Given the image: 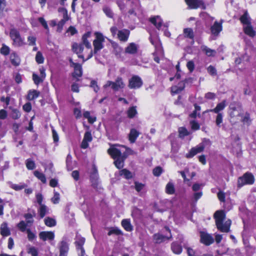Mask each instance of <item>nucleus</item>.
I'll return each mask as SVG.
<instances>
[{
    "mask_svg": "<svg viewBox=\"0 0 256 256\" xmlns=\"http://www.w3.org/2000/svg\"><path fill=\"white\" fill-rule=\"evenodd\" d=\"M216 224L218 230L223 232H227L230 230L231 225V220H228L224 223L226 218V214L224 210H217L214 214Z\"/></svg>",
    "mask_w": 256,
    "mask_h": 256,
    "instance_id": "1",
    "label": "nucleus"
},
{
    "mask_svg": "<svg viewBox=\"0 0 256 256\" xmlns=\"http://www.w3.org/2000/svg\"><path fill=\"white\" fill-rule=\"evenodd\" d=\"M10 36L12 41V44L15 47H21L26 44L24 38L20 36V32L16 28H12Z\"/></svg>",
    "mask_w": 256,
    "mask_h": 256,
    "instance_id": "2",
    "label": "nucleus"
},
{
    "mask_svg": "<svg viewBox=\"0 0 256 256\" xmlns=\"http://www.w3.org/2000/svg\"><path fill=\"white\" fill-rule=\"evenodd\" d=\"M210 144V142L209 140L204 138L202 142L200 143L196 146L192 148L189 152L186 154L187 158H191L196 155L197 154L200 153L204 151L206 146Z\"/></svg>",
    "mask_w": 256,
    "mask_h": 256,
    "instance_id": "3",
    "label": "nucleus"
},
{
    "mask_svg": "<svg viewBox=\"0 0 256 256\" xmlns=\"http://www.w3.org/2000/svg\"><path fill=\"white\" fill-rule=\"evenodd\" d=\"M254 182V178L253 174L250 172H246L238 178V186L240 188L246 184H252Z\"/></svg>",
    "mask_w": 256,
    "mask_h": 256,
    "instance_id": "4",
    "label": "nucleus"
},
{
    "mask_svg": "<svg viewBox=\"0 0 256 256\" xmlns=\"http://www.w3.org/2000/svg\"><path fill=\"white\" fill-rule=\"evenodd\" d=\"M110 86L114 91H118L120 89L124 88L125 84L121 78H117L115 82L110 80L107 81L106 84L104 86V88Z\"/></svg>",
    "mask_w": 256,
    "mask_h": 256,
    "instance_id": "5",
    "label": "nucleus"
},
{
    "mask_svg": "<svg viewBox=\"0 0 256 256\" xmlns=\"http://www.w3.org/2000/svg\"><path fill=\"white\" fill-rule=\"evenodd\" d=\"M130 2V8L128 10V16H136L141 12L140 4L139 0H128Z\"/></svg>",
    "mask_w": 256,
    "mask_h": 256,
    "instance_id": "6",
    "label": "nucleus"
},
{
    "mask_svg": "<svg viewBox=\"0 0 256 256\" xmlns=\"http://www.w3.org/2000/svg\"><path fill=\"white\" fill-rule=\"evenodd\" d=\"M242 112L240 108H236L230 106L229 113L231 122H233L234 123L237 122L240 117H242Z\"/></svg>",
    "mask_w": 256,
    "mask_h": 256,
    "instance_id": "7",
    "label": "nucleus"
},
{
    "mask_svg": "<svg viewBox=\"0 0 256 256\" xmlns=\"http://www.w3.org/2000/svg\"><path fill=\"white\" fill-rule=\"evenodd\" d=\"M95 35L96 39L94 40L93 44L94 46V52L96 53L103 48L102 43L104 42V37L102 34L98 32H95Z\"/></svg>",
    "mask_w": 256,
    "mask_h": 256,
    "instance_id": "8",
    "label": "nucleus"
},
{
    "mask_svg": "<svg viewBox=\"0 0 256 256\" xmlns=\"http://www.w3.org/2000/svg\"><path fill=\"white\" fill-rule=\"evenodd\" d=\"M165 230L168 232L169 234L164 236L160 233H156L154 234L153 236V240L154 242L157 244H160L166 240H168L172 238V235L169 228L166 227Z\"/></svg>",
    "mask_w": 256,
    "mask_h": 256,
    "instance_id": "9",
    "label": "nucleus"
},
{
    "mask_svg": "<svg viewBox=\"0 0 256 256\" xmlns=\"http://www.w3.org/2000/svg\"><path fill=\"white\" fill-rule=\"evenodd\" d=\"M185 2L190 9L201 8L206 9V6L202 0H185Z\"/></svg>",
    "mask_w": 256,
    "mask_h": 256,
    "instance_id": "10",
    "label": "nucleus"
},
{
    "mask_svg": "<svg viewBox=\"0 0 256 256\" xmlns=\"http://www.w3.org/2000/svg\"><path fill=\"white\" fill-rule=\"evenodd\" d=\"M120 148L122 146L114 145L108 150V152L114 159L121 158L122 156V153Z\"/></svg>",
    "mask_w": 256,
    "mask_h": 256,
    "instance_id": "11",
    "label": "nucleus"
},
{
    "mask_svg": "<svg viewBox=\"0 0 256 256\" xmlns=\"http://www.w3.org/2000/svg\"><path fill=\"white\" fill-rule=\"evenodd\" d=\"M59 12H62L63 14V18L57 24L58 28H57V31L59 32H61L63 26L66 24V22L69 20L70 18L68 14L67 10L64 8H60L58 9Z\"/></svg>",
    "mask_w": 256,
    "mask_h": 256,
    "instance_id": "12",
    "label": "nucleus"
},
{
    "mask_svg": "<svg viewBox=\"0 0 256 256\" xmlns=\"http://www.w3.org/2000/svg\"><path fill=\"white\" fill-rule=\"evenodd\" d=\"M142 84V79L137 76H133L130 80L128 87L130 88H138Z\"/></svg>",
    "mask_w": 256,
    "mask_h": 256,
    "instance_id": "13",
    "label": "nucleus"
},
{
    "mask_svg": "<svg viewBox=\"0 0 256 256\" xmlns=\"http://www.w3.org/2000/svg\"><path fill=\"white\" fill-rule=\"evenodd\" d=\"M200 242L206 246H209L212 244L214 239L212 236L205 232H200Z\"/></svg>",
    "mask_w": 256,
    "mask_h": 256,
    "instance_id": "14",
    "label": "nucleus"
},
{
    "mask_svg": "<svg viewBox=\"0 0 256 256\" xmlns=\"http://www.w3.org/2000/svg\"><path fill=\"white\" fill-rule=\"evenodd\" d=\"M38 236L43 241H51L54 240L55 234L54 232L43 231L39 233Z\"/></svg>",
    "mask_w": 256,
    "mask_h": 256,
    "instance_id": "15",
    "label": "nucleus"
},
{
    "mask_svg": "<svg viewBox=\"0 0 256 256\" xmlns=\"http://www.w3.org/2000/svg\"><path fill=\"white\" fill-rule=\"evenodd\" d=\"M70 61L71 66L74 68V72L72 74L73 76L75 78L80 77L82 74V66L79 64L73 62L71 59Z\"/></svg>",
    "mask_w": 256,
    "mask_h": 256,
    "instance_id": "16",
    "label": "nucleus"
},
{
    "mask_svg": "<svg viewBox=\"0 0 256 256\" xmlns=\"http://www.w3.org/2000/svg\"><path fill=\"white\" fill-rule=\"evenodd\" d=\"M90 36V34L88 33L84 34L82 38V45L84 44L86 48L90 50V52L87 56L86 60H88L91 58L92 56V46L90 42L88 40L87 38Z\"/></svg>",
    "mask_w": 256,
    "mask_h": 256,
    "instance_id": "17",
    "label": "nucleus"
},
{
    "mask_svg": "<svg viewBox=\"0 0 256 256\" xmlns=\"http://www.w3.org/2000/svg\"><path fill=\"white\" fill-rule=\"evenodd\" d=\"M60 256H66L69 248L68 244L64 240H62L59 245Z\"/></svg>",
    "mask_w": 256,
    "mask_h": 256,
    "instance_id": "18",
    "label": "nucleus"
},
{
    "mask_svg": "<svg viewBox=\"0 0 256 256\" xmlns=\"http://www.w3.org/2000/svg\"><path fill=\"white\" fill-rule=\"evenodd\" d=\"M222 20L220 22L216 21L214 24L211 26V32L214 36H218L222 30Z\"/></svg>",
    "mask_w": 256,
    "mask_h": 256,
    "instance_id": "19",
    "label": "nucleus"
},
{
    "mask_svg": "<svg viewBox=\"0 0 256 256\" xmlns=\"http://www.w3.org/2000/svg\"><path fill=\"white\" fill-rule=\"evenodd\" d=\"M92 140V136L90 132H86L84 134L83 140L81 144V148H86L88 146V142Z\"/></svg>",
    "mask_w": 256,
    "mask_h": 256,
    "instance_id": "20",
    "label": "nucleus"
},
{
    "mask_svg": "<svg viewBox=\"0 0 256 256\" xmlns=\"http://www.w3.org/2000/svg\"><path fill=\"white\" fill-rule=\"evenodd\" d=\"M226 106V102L224 100L222 102L217 104L216 107L214 109H211L208 112H213L215 114H222L220 112L222 110H224Z\"/></svg>",
    "mask_w": 256,
    "mask_h": 256,
    "instance_id": "21",
    "label": "nucleus"
},
{
    "mask_svg": "<svg viewBox=\"0 0 256 256\" xmlns=\"http://www.w3.org/2000/svg\"><path fill=\"white\" fill-rule=\"evenodd\" d=\"M140 134V132L135 128H132L128 134V140L130 143H134Z\"/></svg>",
    "mask_w": 256,
    "mask_h": 256,
    "instance_id": "22",
    "label": "nucleus"
},
{
    "mask_svg": "<svg viewBox=\"0 0 256 256\" xmlns=\"http://www.w3.org/2000/svg\"><path fill=\"white\" fill-rule=\"evenodd\" d=\"M130 35V31L127 30H119L118 34V37L120 41H127Z\"/></svg>",
    "mask_w": 256,
    "mask_h": 256,
    "instance_id": "23",
    "label": "nucleus"
},
{
    "mask_svg": "<svg viewBox=\"0 0 256 256\" xmlns=\"http://www.w3.org/2000/svg\"><path fill=\"white\" fill-rule=\"evenodd\" d=\"M11 63L14 66H18L20 63V58L16 52H12L10 55Z\"/></svg>",
    "mask_w": 256,
    "mask_h": 256,
    "instance_id": "24",
    "label": "nucleus"
},
{
    "mask_svg": "<svg viewBox=\"0 0 256 256\" xmlns=\"http://www.w3.org/2000/svg\"><path fill=\"white\" fill-rule=\"evenodd\" d=\"M0 234L3 236H8L10 234V231L8 226V224L6 222H3L0 226Z\"/></svg>",
    "mask_w": 256,
    "mask_h": 256,
    "instance_id": "25",
    "label": "nucleus"
},
{
    "mask_svg": "<svg viewBox=\"0 0 256 256\" xmlns=\"http://www.w3.org/2000/svg\"><path fill=\"white\" fill-rule=\"evenodd\" d=\"M150 22L154 24L158 29H160L162 24V21L159 16H155L150 18Z\"/></svg>",
    "mask_w": 256,
    "mask_h": 256,
    "instance_id": "26",
    "label": "nucleus"
},
{
    "mask_svg": "<svg viewBox=\"0 0 256 256\" xmlns=\"http://www.w3.org/2000/svg\"><path fill=\"white\" fill-rule=\"evenodd\" d=\"M244 30L246 34L250 37H254L256 34V32L254 30L250 24L244 26Z\"/></svg>",
    "mask_w": 256,
    "mask_h": 256,
    "instance_id": "27",
    "label": "nucleus"
},
{
    "mask_svg": "<svg viewBox=\"0 0 256 256\" xmlns=\"http://www.w3.org/2000/svg\"><path fill=\"white\" fill-rule=\"evenodd\" d=\"M40 94V92L38 91L35 90H31L28 91L26 98L29 100H32L38 98Z\"/></svg>",
    "mask_w": 256,
    "mask_h": 256,
    "instance_id": "28",
    "label": "nucleus"
},
{
    "mask_svg": "<svg viewBox=\"0 0 256 256\" xmlns=\"http://www.w3.org/2000/svg\"><path fill=\"white\" fill-rule=\"evenodd\" d=\"M122 225L124 229L127 232H131L133 227L130 224V219H124L122 221Z\"/></svg>",
    "mask_w": 256,
    "mask_h": 256,
    "instance_id": "29",
    "label": "nucleus"
},
{
    "mask_svg": "<svg viewBox=\"0 0 256 256\" xmlns=\"http://www.w3.org/2000/svg\"><path fill=\"white\" fill-rule=\"evenodd\" d=\"M138 48L134 43H130L125 50L126 53L130 54H134L137 52Z\"/></svg>",
    "mask_w": 256,
    "mask_h": 256,
    "instance_id": "30",
    "label": "nucleus"
},
{
    "mask_svg": "<svg viewBox=\"0 0 256 256\" xmlns=\"http://www.w3.org/2000/svg\"><path fill=\"white\" fill-rule=\"evenodd\" d=\"M184 88V84L183 82L178 83V86H174L172 87V92L173 94H178L182 91Z\"/></svg>",
    "mask_w": 256,
    "mask_h": 256,
    "instance_id": "31",
    "label": "nucleus"
},
{
    "mask_svg": "<svg viewBox=\"0 0 256 256\" xmlns=\"http://www.w3.org/2000/svg\"><path fill=\"white\" fill-rule=\"evenodd\" d=\"M116 159V160L114 162L116 166L118 169L122 168L124 166V160L126 159V156Z\"/></svg>",
    "mask_w": 256,
    "mask_h": 256,
    "instance_id": "32",
    "label": "nucleus"
},
{
    "mask_svg": "<svg viewBox=\"0 0 256 256\" xmlns=\"http://www.w3.org/2000/svg\"><path fill=\"white\" fill-rule=\"evenodd\" d=\"M38 213L41 218H44L48 212V208L44 204H41L38 210Z\"/></svg>",
    "mask_w": 256,
    "mask_h": 256,
    "instance_id": "33",
    "label": "nucleus"
},
{
    "mask_svg": "<svg viewBox=\"0 0 256 256\" xmlns=\"http://www.w3.org/2000/svg\"><path fill=\"white\" fill-rule=\"evenodd\" d=\"M202 51L205 52V54L208 56H214L216 54V51L215 50L210 49L206 46H203L201 47Z\"/></svg>",
    "mask_w": 256,
    "mask_h": 256,
    "instance_id": "34",
    "label": "nucleus"
},
{
    "mask_svg": "<svg viewBox=\"0 0 256 256\" xmlns=\"http://www.w3.org/2000/svg\"><path fill=\"white\" fill-rule=\"evenodd\" d=\"M240 20L241 22L244 24V26L250 24V18L249 17L247 12H245L244 14L240 17Z\"/></svg>",
    "mask_w": 256,
    "mask_h": 256,
    "instance_id": "35",
    "label": "nucleus"
},
{
    "mask_svg": "<svg viewBox=\"0 0 256 256\" xmlns=\"http://www.w3.org/2000/svg\"><path fill=\"white\" fill-rule=\"evenodd\" d=\"M172 250L176 254H180L182 251V246L176 242H173L172 244Z\"/></svg>",
    "mask_w": 256,
    "mask_h": 256,
    "instance_id": "36",
    "label": "nucleus"
},
{
    "mask_svg": "<svg viewBox=\"0 0 256 256\" xmlns=\"http://www.w3.org/2000/svg\"><path fill=\"white\" fill-rule=\"evenodd\" d=\"M34 176L36 177L39 180H40L42 183H46V178L44 174L38 172V170H36L34 172Z\"/></svg>",
    "mask_w": 256,
    "mask_h": 256,
    "instance_id": "37",
    "label": "nucleus"
},
{
    "mask_svg": "<svg viewBox=\"0 0 256 256\" xmlns=\"http://www.w3.org/2000/svg\"><path fill=\"white\" fill-rule=\"evenodd\" d=\"M73 51L76 54L81 53L84 49L82 44L74 43L72 46Z\"/></svg>",
    "mask_w": 256,
    "mask_h": 256,
    "instance_id": "38",
    "label": "nucleus"
},
{
    "mask_svg": "<svg viewBox=\"0 0 256 256\" xmlns=\"http://www.w3.org/2000/svg\"><path fill=\"white\" fill-rule=\"evenodd\" d=\"M174 184L171 182H168L166 188V192L168 194H174Z\"/></svg>",
    "mask_w": 256,
    "mask_h": 256,
    "instance_id": "39",
    "label": "nucleus"
},
{
    "mask_svg": "<svg viewBox=\"0 0 256 256\" xmlns=\"http://www.w3.org/2000/svg\"><path fill=\"white\" fill-rule=\"evenodd\" d=\"M120 174L122 176H124L126 179L130 178L132 176V172L126 169H122L120 170Z\"/></svg>",
    "mask_w": 256,
    "mask_h": 256,
    "instance_id": "40",
    "label": "nucleus"
},
{
    "mask_svg": "<svg viewBox=\"0 0 256 256\" xmlns=\"http://www.w3.org/2000/svg\"><path fill=\"white\" fill-rule=\"evenodd\" d=\"M44 224L46 226L52 227L56 226V221L52 218L47 217L44 219Z\"/></svg>",
    "mask_w": 256,
    "mask_h": 256,
    "instance_id": "41",
    "label": "nucleus"
},
{
    "mask_svg": "<svg viewBox=\"0 0 256 256\" xmlns=\"http://www.w3.org/2000/svg\"><path fill=\"white\" fill-rule=\"evenodd\" d=\"M184 34L185 37L193 39L194 35L193 30L190 28H186L184 29Z\"/></svg>",
    "mask_w": 256,
    "mask_h": 256,
    "instance_id": "42",
    "label": "nucleus"
},
{
    "mask_svg": "<svg viewBox=\"0 0 256 256\" xmlns=\"http://www.w3.org/2000/svg\"><path fill=\"white\" fill-rule=\"evenodd\" d=\"M179 136L181 138H184L185 136L189 135L190 133L184 127H180L178 129Z\"/></svg>",
    "mask_w": 256,
    "mask_h": 256,
    "instance_id": "43",
    "label": "nucleus"
},
{
    "mask_svg": "<svg viewBox=\"0 0 256 256\" xmlns=\"http://www.w3.org/2000/svg\"><path fill=\"white\" fill-rule=\"evenodd\" d=\"M27 252L32 256H38V252L36 248L34 246H29L27 248Z\"/></svg>",
    "mask_w": 256,
    "mask_h": 256,
    "instance_id": "44",
    "label": "nucleus"
},
{
    "mask_svg": "<svg viewBox=\"0 0 256 256\" xmlns=\"http://www.w3.org/2000/svg\"><path fill=\"white\" fill-rule=\"evenodd\" d=\"M122 234V230L116 228H111L108 234V236H111L112 234H116L118 236Z\"/></svg>",
    "mask_w": 256,
    "mask_h": 256,
    "instance_id": "45",
    "label": "nucleus"
},
{
    "mask_svg": "<svg viewBox=\"0 0 256 256\" xmlns=\"http://www.w3.org/2000/svg\"><path fill=\"white\" fill-rule=\"evenodd\" d=\"M136 114L137 111L136 106H132L128 110V116L130 118H134Z\"/></svg>",
    "mask_w": 256,
    "mask_h": 256,
    "instance_id": "46",
    "label": "nucleus"
},
{
    "mask_svg": "<svg viewBox=\"0 0 256 256\" xmlns=\"http://www.w3.org/2000/svg\"><path fill=\"white\" fill-rule=\"evenodd\" d=\"M27 226H30L28 224H27L24 220L20 221L17 224V226H18V228L22 232L26 231L27 229H26V228Z\"/></svg>",
    "mask_w": 256,
    "mask_h": 256,
    "instance_id": "47",
    "label": "nucleus"
},
{
    "mask_svg": "<svg viewBox=\"0 0 256 256\" xmlns=\"http://www.w3.org/2000/svg\"><path fill=\"white\" fill-rule=\"evenodd\" d=\"M238 120L242 122L244 124H248L250 121L249 114H245L244 115V112H242V117H240Z\"/></svg>",
    "mask_w": 256,
    "mask_h": 256,
    "instance_id": "48",
    "label": "nucleus"
},
{
    "mask_svg": "<svg viewBox=\"0 0 256 256\" xmlns=\"http://www.w3.org/2000/svg\"><path fill=\"white\" fill-rule=\"evenodd\" d=\"M0 54L4 55L7 56L10 54V48L6 46L5 44H2V46L0 50Z\"/></svg>",
    "mask_w": 256,
    "mask_h": 256,
    "instance_id": "49",
    "label": "nucleus"
},
{
    "mask_svg": "<svg viewBox=\"0 0 256 256\" xmlns=\"http://www.w3.org/2000/svg\"><path fill=\"white\" fill-rule=\"evenodd\" d=\"M26 186L24 184H10V188L15 190H20L24 188H25Z\"/></svg>",
    "mask_w": 256,
    "mask_h": 256,
    "instance_id": "50",
    "label": "nucleus"
},
{
    "mask_svg": "<svg viewBox=\"0 0 256 256\" xmlns=\"http://www.w3.org/2000/svg\"><path fill=\"white\" fill-rule=\"evenodd\" d=\"M26 165L27 168L30 170H34L36 167L34 162L30 158L26 160Z\"/></svg>",
    "mask_w": 256,
    "mask_h": 256,
    "instance_id": "51",
    "label": "nucleus"
},
{
    "mask_svg": "<svg viewBox=\"0 0 256 256\" xmlns=\"http://www.w3.org/2000/svg\"><path fill=\"white\" fill-rule=\"evenodd\" d=\"M11 115L13 119L17 120L21 116V113L18 110L13 108L12 111Z\"/></svg>",
    "mask_w": 256,
    "mask_h": 256,
    "instance_id": "52",
    "label": "nucleus"
},
{
    "mask_svg": "<svg viewBox=\"0 0 256 256\" xmlns=\"http://www.w3.org/2000/svg\"><path fill=\"white\" fill-rule=\"evenodd\" d=\"M36 61L37 63L40 64L44 62V56L40 52H38L36 56Z\"/></svg>",
    "mask_w": 256,
    "mask_h": 256,
    "instance_id": "53",
    "label": "nucleus"
},
{
    "mask_svg": "<svg viewBox=\"0 0 256 256\" xmlns=\"http://www.w3.org/2000/svg\"><path fill=\"white\" fill-rule=\"evenodd\" d=\"M122 148H125L126 151L122 153V156H126V158L128 155L135 154V152H134L132 149L128 148H126L124 146H122Z\"/></svg>",
    "mask_w": 256,
    "mask_h": 256,
    "instance_id": "54",
    "label": "nucleus"
},
{
    "mask_svg": "<svg viewBox=\"0 0 256 256\" xmlns=\"http://www.w3.org/2000/svg\"><path fill=\"white\" fill-rule=\"evenodd\" d=\"M32 80L36 84H38L43 81V79L36 74H32Z\"/></svg>",
    "mask_w": 256,
    "mask_h": 256,
    "instance_id": "55",
    "label": "nucleus"
},
{
    "mask_svg": "<svg viewBox=\"0 0 256 256\" xmlns=\"http://www.w3.org/2000/svg\"><path fill=\"white\" fill-rule=\"evenodd\" d=\"M33 216L31 214H24V218L26 220V222L27 224L31 226V224L33 223L34 220H32Z\"/></svg>",
    "mask_w": 256,
    "mask_h": 256,
    "instance_id": "56",
    "label": "nucleus"
},
{
    "mask_svg": "<svg viewBox=\"0 0 256 256\" xmlns=\"http://www.w3.org/2000/svg\"><path fill=\"white\" fill-rule=\"evenodd\" d=\"M217 116L216 118V124L217 126H220V124L223 121V115L222 114H217Z\"/></svg>",
    "mask_w": 256,
    "mask_h": 256,
    "instance_id": "57",
    "label": "nucleus"
},
{
    "mask_svg": "<svg viewBox=\"0 0 256 256\" xmlns=\"http://www.w3.org/2000/svg\"><path fill=\"white\" fill-rule=\"evenodd\" d=\"M85 242V238H79L78 240L76 242V248L79 249L81 247H83L82 246L84 244Z\"/></svg>",
    "mask_w": 256,
    "mask_h": 256,
    "instance_id": "58",
    "label": "nucleus"
},
{
    "mask_svg": "<svg viewBox=\"0 0 256 256\" xmlns=\"http://www.w3.org/2000/svg\"><path fill=\"white\" fill-rule=\"evenodd\" d=\"M28 42L29 46L36 45V38L32 36H30L28 37Z\"/></svg>",
    "mask_w": 256,
    "mask_h": 256,
    "instance_id": "59",
    "label": "nucleus"
},
{
    "mask_svg": "<svg viewBox=\"0 0 256 256\" xmlns=\"http://www.w3.org/2000/svg\"><path fill=\"white\" fill-rule=\"evenodd\" d=\"M114 48V53L117 56H120L122 51V48L119 46L118 44H114L113 45Z\"/></svg>",
    "mask_w": 256,
    "mask_h": 256,
    "instance_id": "60",
    "label": "nucleus"
},
{
    "mask_svg": "<svg viewBox=\"0 0 256 256\" xmlns=\"http://www.w3.org/2000/svg\"><path fill=\"white\" fill-rule=\"evenodd\" d=\"M60 199V194L58 192H54V196L51 199L52 202L54 204H56L59 202Z\"/></svg>",
    "mask_w": 256,
    "mask_h": 256,
    "instance_id": "61",
    "label": "nucleus"
},
{
    "mask_svg": "<svg viewBox=\"0 0 256 256\" xmlns=\"http://www.w3.org/2000/svg\"><path fill=\"white\" fill-rule=\"evenodd\" d=\"M26 232L28 234V238L30 241H32L36 238V234L32 232L30 229L26 230Z\"/></svg>",
    "mask_w": 256,
    "mask_h": 256,
    "instance_id": "62",
    "label": "nucleus"
},
{
    "mask_svg": "<svg viewBox=\"0 0 256 256\" xmlns=\"http://www.w3.org/2000/svg\"><path fill=\"white\" fill-rule=\"evenodd\" d=\"M162 172V169L160 166H157L153 170V174L156 176H158Z\"/></svg>",
    "mask_w": 256,
    "mask_h": 256,
    "instance_id": "63",
    "label": "nucleus"
},
{
    "mask_svg": "<svg viewBox=\"0 0 256 256\" xmlns=\"http://www.w3.org/2000/svg\"><path fill=\"white\" fill-rule=\"evenodd\" d=\"M135 189L138 192H140L144 186V184L142 183L136 182H134Z\"/></svg>",
    "mask_w": 256,
    "mask_h": 256,
    "instance_id": "64",
    "label": "nucleus"
}]
</instances>
